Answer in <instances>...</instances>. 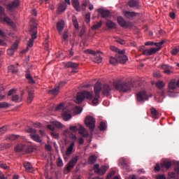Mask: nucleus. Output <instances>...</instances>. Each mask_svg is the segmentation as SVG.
<instances>
[{"label":"nucleus","mask_w":179,"mask_h":179,"mask_svg":"<svg viewBox=\"0 0 179 179\" xmlns=\"http://www.w3.org/2000/svg\"><path fill=\"white\" fill-rule=\"evenodd\" d=\"M163 44H164V41H163L161 42L154 43L155 47H157V48H151L150 49H144L143 50V55H145L146 57H150V55H153L156 54V52L162 50V45H163Z\"/></svg>","instance_id":"f03ea898"},{"label":"nucleus","mask_w":179,"mask_h":179,"mask_svg":"<svg viewBox=\"0 0 179 179\" xmlns=\"http://www.w3.org/2000/svg\"><path fill=\"white\" fill-rule=\"evenodd\" d=\"M155 78H161L162 77V73H160L159 71H156L153 73Z\"/></svg>","instance_id":"0e129e2a"},{"label":"nucleus","mask_w":179,"mask_h":179,"mask_svg":"<svg viewBox=\"0 0 179 179\" xmlns=\"http://www.w3.org/2000/svg\"><path fill=\"white\" fill-rule=\"evenodd\" d=\"M52 125H54L55 127H57V128H58L59 129H62V128H64L65 126H64V124H62V123L55 120L51 122Z\"/></svg>","instance_id":"7c9ffc66"},{"label":"nucleus","mask_w":179,"mask_h":179,"mask_svg":"<svg viewBox=\"0 0 179 179\" xmlns=\"http://www.w3.org/2000/svg\"><path fill=\"white\" fill-rule=\"evenodd\" d=\"M109 62L111 65H117V64H118L119 62L117 58L116 59L114 57H110Z\"/></svg>","instance_id":"a19ab883"},{"label":"nucleus","mask_w":179,"mask_h":179,"mask_svg":"<svg viewBox=\"0 0 179 179\" xmlns=\"http://www.w3.org/2000/svg\"><path fill=\"white\" fill-rule=\"evenodd\" d=\"M94 173H96V174H99V176H103V174H106L107 170H108V168L104 165L100 167L99 164H96L94 165Z\"/></svg>","instance_id":"6e6552de"},{"label":"nucleus","mask_w":179,"mask_h":179,"mask_svg":"<svg viewBox=\"0 0 179 179\" xmlns=\"http://www.w3.org/2000/svg\"><path fill=\"white\" fill-rule=\"evenodd\" d=\"M69 129L72 132H74V134H76V132H78V131H79V129H78V127H76V126H70Z\"/></svg>","instance_id":"8fccbe9b"},{"label":"nucleus","mask_w":179,"mask_h":179,"mask_svg":"<svg viewBox=\"0 0 179 179\" xmlns=\"http://www.w3.org/2000/svg\"><path fill=\"white\" fill-rule=\"evenodd\" d=\"M62 117L64 121H69L72 118V112L71 110H64Z\"/></svg>","instance_id":"aec40b11"},{"label":"nucleus","mask_w":179,"mask_h":179,"mask_svg":"<svg viewBox=\"0 0 179 179\" xmlns=\"http://www.w3.org/2000/svg\"><path fill=\"white\" fill-rule=\"evenodd\" d=\"M19 5H20V1L13 0L7 5L6 9L8 12H15V10L19 8Z\"/></svg>","instance_id":"1a4fd4ad"},{"label":"nucleus","mask_w":179,"mask_h":179,"mask_svg":"<svg viewBox=\"0 0 179 179\" xmlns=\"http://www.w3.org/2000/svg\"><path fill=\"white\" fill-rule=\"evenodd\" d=\"M179 52V48L175 47L171 50L172 55H177Z\"/></svg>","instance_id":"603ef678"},{"label":"nucleus","mask_w":179,"mask_h":179,"mask_svg":"<svg viewBox=\"0 0 179 179\" xmlns=\"http://www.w3.org/2000/svg\"><path fill=\"white\" fill-rule=\"evenodd\" d=\"M127 4L130 8H138L139 3L135 0H130Z\"/></svg>","instance_id":"2f4dec72"},{"label":"nucleus","mask_w":179,"mask_h":179,"mask_svg":"<svg viewBox=\"0 0 179 179\" xmlns=\"http://www.w3.org/2000/svg\"><path fill=\"white\" fill-rule=\"evenodd\" d=\"M94 91L95 96L92 99L93 106H97L99 104V99H100V92H101V83L97 82L94 86Z\"/></svg>","instance_id":"20e7f679"},{"label":"nucleus","mask_w":179,"mask_h":179,"mask_svg":"<svg viewBox=\"0 0 179 179\" xmlns=\"http://www.w3.org/2000/svg\"><path fill=\"white\" fill-rule=\"evenodd\" d=\"M34 99V92L33 91H29L28 92V97H27V103L30 104L31 101H33V99Z\"/></svg>","instance_id":"473e14b6"},{"label":"nucleus","mask_w":179,"mask_h":179,"mask_svg":"<svg viewBox=\"0 0 179 179\" xmlns=\"http://www.w3.org/2000/svg\"><path fill=\"white\" fill-rule=\"evenodd\" d=\"M0 22H6L7 24H9V26H11V27H15V23L9 17L6 16V14L3 16H0Z\"/></svg>","instance_id":"dca6fc26"},{"label":"nucleus","mask_w":179,"mask_h":179,"mask_svg":"<svg viewBox=\"0 0 179 179\" xmlns=\"http://www.w3.org/2000/svg\"><path fill=\"white\" fill-rule=\"evenodd\" d=\"M123 14L127 19H134V17L138 16V13L136 12L124 11Z\"/></svg>","instance_id":"412c9836"},{"label":"nucleus","mask_w":179,"mask_h":179,"mask_svg":"<svg viewBox=\"0 0 179 179\" xmlns=\"http://www.w3.org/2000/svg\"><path fill=\"white\" fill-rule=\"evenodd\" d=\"M85 99L87 100H94V99H93V92L83 91L82 92H78L77 94L76 103L80 104V103H82Z\"/></svg>","instance_id":"7ed1b4c3"},{"label":"nucleus","mask_w":179,"mask_h":179,"mask_svg":"<svg viewBox=\"0 0 179 179\" xmlns=\"http://www.w3.org/2000/svg\"><path fill=\"white\" fill-rule=\"evenodd\" d=\"M65 10H66V4L64 2H62L59 5L57 12L59 13H62L63 12H65Z\"/></svg>","instance_id":"cd10ccee"},{"label":"nucleus","mask_w":179,"mask_h":179,"mask_svg":"<svg viewBox=\"0 0 179 179\" xmlns=\"http://www.w3.org/2000/svg\"><path fill=\"white\" fill-rule=\"evenodd\" d=\"M30 35L31 38L29 39L27 43V47H29V48H31V47H33L34 40L37 38V24L31 25Z\"/></svg>","instance_id":"39448f33"},{"label":"nucleus","mask_w":179,"mask_h":179,"mask_svg":"<svg viewBox=\"0 0 179 179\" xmlns=\"http://www.w3.org/2000/svg\"><path fill=\"white\" fill-rule=\"evenodd\" d=\"M85 54H90L91 55H96L97 52H96L94 50H92V49H87L84 51Z\"/></svg>","instance_id":"a18cd8bd"},{"label":"nucleus","mask_w":179,"mask_h":179,"mask_svg":"<svg viewBox=\"0 0 179 179\" xmlns=\"http://www.w3.org/2000/svg\"><path fill=\"white\" fill-rule=\"evenodd\" d=\"M57 166L58 167H62V166H64V162L62 161V159H61V157H59L57 159Z\"/></svg>","instance_id":"de8ad7c7"},{"label":"nucleus","mask_w":179,"mask_h":179,"mask_svg":"<svg viewBox=\"0 0 179 179\" xmlns=\"http://www.w3.org/2000/svg\"><path fill=\"white\" fill-rule=\"evenodd\" d=\"M169 96L170 97H174V93L171 92V90H176V89H177V87H178L177 86V81H176V79H172L170 80L169 85Z\"/></svg>","instance_id":"9d476101"},{"label":"nucleus","mask_w":179,"mask_h":179,"mask_svg":"<svg viewBox=\"0 0 179 179\" xmlns=\"http://www.w3.org/2000/svg\"><path fill=\"white\" fill-rule=\"evenodd\" d=\"M72 22L75 29L78 30V29H79V23H78V19L76 18V16H72Z\"/></svg>","instance_id":"4c0bfd02"},{"label":"nucleus","mask_w":179,"mask_h":179,"mask_svg":"<svg viewBox=\"0 0 179 179\" xmlns=\"http://www.w3.org/2000/svg\"><path fill=\"white\" fill-rule=\"evenodd\" d=\"M24 167L27 171V173H33L34 171V169H33V166L30 162H26L24 164Z\"/></svg>","instance_id":"a878e982"},{"label":"nucleus","mask_w":179,"mask_h":179,"mask_svg":"<svg viewBox=\"0 0 179 179\" xmlns=\"http://www.w3.org/2000/svg\"><path fill=\"white\" fill-rule=\"evenodd\" d=\"M100 131H106L107 129V124L104 122H101L99 124Z\"/></svg>","instance_id":"c03bdc74"},{"label":"nucleus","mask_w":179,"mask_h":179,"mask_svg":"<svg viewBox=\"0 0 179 179\" xmlns=\"http://www.w3.org/2000/svg\"><path fill=\"white\" fill-rule=\"evenodd\" d=\"M117 23L121 26V27H125L126 29H129V27H132L134 24L131 22H127L122 17H117Z\"/></svg>","instance_id":"f8f14e48"},{"label":"nucleus","mask_w":179,"mask_h":179,"mask_svg":"<svg viewBox=\"0 0 179 179\" xmlns=\"http://www.w3.org/2000/svg\"><path fill=\"white\" fill-rule=\"evenodd\" d=\"M73 148H75V143H71L66 148V155L64 156V160H66L68 157L73 153Z\"/></svg>","instance_id":"2eb2a0df"},{"label":"nucleus","mask_w":179,"mask_h":179,"mask_svg":"<svg viewBox=\"0 0 179 179\" xmlns=\"http://www.w3.org/2000/svg\"><path fill=\"white\" fill-rule=\"evenodd\" d=\"M98 13H99L101 17H103V18L110 17V16H111V13L110 12V10H104L102 8L98 9Z\"/></svg>","instance_id":"6ab92c4d"},{"label":"nucleus","mask_w":179,"mask_h":179,"mask_svg":"<svg viewBox=\"0 0 179 179\" xmlns=\"http://www.w3.org/2000/svg\"><path fill=\"white\" fill-rule=\"evenodd\" d=\"M103 26V21H100L97 24H95L94 26L92 27L93 30H97V29H100Z\"/></svg>","instance_id":"79ce46f5"},{"label":"nucleus","mask_w":179,"mask_h":179,"mask_svg":"<svg viewBox=\"0 0 179 179\" xmlns=\"http://www.w3.org/2000/svg\"><path fill=\"white\" fill-rule=\"evenodd\" d=\"M78 134L83 138H87L89 136V131L81 124H78Z\"/></svg>","instance_id":"f3484780"},{"label":"nucleus","mask_w":179,"mask_h":179,"mask_svg":"<svg viewBox=\"0 0 179 179\" xmlns=\"http://www.w3.org/2000/svg\"><path fill=\"white\" fill-rule=\"evenodd\" d=\"M85 124L90 131H94L96 127V119L92 116H87L85 120Z\"/></svg>","instance_id":"0eeeda50"},{"label":"nucleus","mask_w":179,"mask_h":179,"mask_svg":"<svg viewBox=\"0 0 179 179\" xmlns=\"http://www.w3.org/2000/svg\"><path fill=\"white\" fill-rule=\"evenodd\" d=\"M50 136H52V138H55V139H58V138H59V134L53 131L50 132Z\"/></svg>","instance_id":"09e8293b"},{"label":"nucleus","mask_w":179,"mask_h":179,"mask_svg":"<svg viewBox=\"0 0 179 179\" xmlns=\"http://www.w3.org/2000/svg\"><path fill=\"white\" fill-rule=\"evenodd\" d=\"M26 78L27 79L29 83H30V85H34V83H36V80H34V79H33V77L31 76V75H30V73H27L26 74Z\"/></svg>","instance_id":"f704fd0d"},{"label":"nucleus","mask_w":179,"mask_h":179,"mask_svg":"<svg viewBox=\"0 0 179 179\" xmlns=\"http://www.w3.org/2000/svg\"><path fill=\"white\" fill-rule=\"evenodd\" d=\"M115 171H110V173L107 176V179H110L111 177H113V176H115Z\"/></svg>","instance_id":"e2e57ef3"},{"label":"nucleus","mask_w":179,"mask_h":179,"mask_svg":"<svg viewBox=\"0 0 179 179\" xmlns=\"http://www.w3.org/2000/svg\"><path fill=\"white\" fill-rule=\"evenodd\" d=\"M136 99L138 101H145V100H149V95L145 90H143L136 94Z\"/></svg>","instance_id":"ddd939ff"},{"label":"nucleus","mask_w":179,"mask_h":179,"mask_svg":"<svg viewBox=\"0 0 179 179\" xmlns=\"http://www.w3.org/2000/svg\"><path fill=\"white\" fill-rule=\"evenodd\" d=\"M0 167L1 169H4V170H6L8 169L6 164H3V163H0Z\"/></svg>","instance_id":"774afa93"},{"label":"nucleus","mask_w":179,"mask_h":179,"mask_svg":"<svg viewBox=\"0 0 179 179\" xmlns=\"http://www.w3.org/2000/svg\"><path fill=\"white\" fill-rule=\"evenodd\" d=\"M151 114L153 118H159V112L155 108H150Z\"/></svg>","instance_id":"c9c22d12"},{"label":"nucleus","mask_w":179,"mask_h":179,"mask_svg":"<svg viewBox=\"0 0 179 179\" xmlns=\"http://www.w3.org/2000/svg\"><path fill=\"white\" fill-rule=\"evenodd\" d=\"M26 149V146L22 144H20L17 145L15 148V152H22V150H24Z\"/></svg>","instance_id":"ea45409f"},{"label":"nucleus","mask_w":179,"mask_h":179,"mask_svg":"<svg viewBox=\"0 0 179 179\" xmlns=\"http://www.w3.org/2000/svg\"><path fill=\"white\" fill-rule=\"evenodd\" d=\"M19 44L17 43V42H15V43L13 44V45L11 46L10 50H12L13 51H16V50H17V45Z\"/></svg>","instance_id":"6e6d98bb"},{"label":"nucleus","mask_w":179,"mask_h":179,"mask_svg":"<svg viewBox=\"0 0 179 179\" xmlns=\"http://www.w3.org/2000/svg\"><path fill=\"white\" fill-rule=\"evenodd\" d=\"M46 127H47L48 129H50V131H52V132L53 131H55V127L53 124H52V125L51 124H48Z\"/></svg>","instance_id":"bf43d9fd"},{"label":"nucleus","mask_w":179,"mask_h":179,"mask_svg":"<svg viewBox=\"0 0 179 179\" xmlns=\"http://www.w3.org/2000/svg\"><path fill=\"white\" fill-rule=\"evenodd\" d=\"M19 135L10 134L8 136V139L10 141H16V139L19 138Z\"/></svg>","instance_id":"49530a36"},{"label":"nucleus","mask_w":179,"mask_h":179,"mask_svg":"<svg viewBox=\"0 0 179 179\" xmlns=\"http://www.w3.org/2000/svg\"><path fill=\"white\" fill-rule=\"evenodd\" d=\"M6 131H8V127L6 126H3L0 128V135H3Z\"/></svg>","instance_id":"864d4df0"},{"label":"nucleus","mask_w":179,"mask_h":179,"mask_svg":"<svg viewBox=\"0 0 179 179\" xmlns=\"http://www.w3.org/2000/svg\"><path fill=\"white\" fill-rule=\"evenodd\" d=\"M92 61H93V62H96V64L101 63L103 58H101V56L100 55V52H96V54L92 57Z\"/></svg>","instance_id":"4be33fe9"},{"label":"nucleus","mask_w":179,"mask_h":179,"mask_svg":"<svg viewBox=\"0 0 179 179\" xmlns=\"http://www.w3.org/2000/svg\"><path fill=\"white\" fill-rule=\"evenodd\" d=\"M95 162H97V156L93 155L88 158V163L90 164H94Z\"/></svg>","instance_id":"72a5a7b5"},{"label":"nucleus","mask_w":179,"mask_h":179,"mask_svg":"<svg viewBox=\"0 0 179 179\" xmlns=\"http://www.w3.org/2000/svg\"><path fill=\"white\" fill-rule=\"evenodd\" d=\"M27 132H29V134H32L30 135V136L31 139H33V141H35V142H41V138H40V136H38V134H36V132H37L36 129L31 127H28L27 129Z\"/></svg>","instance_id":"9b49d317"},{"label":"nucleus","mask_w":179,"mask_h":179,"mask_svg":"<svg viewBox=\"0 0 179 179\" xmlns=\"http://www.w3.org/2000/svg\"><path fill=\"white\" fill-rule=\"evenodd\" d=\"M171 166H172L171 162L165 161L162 163V167H165V169H170Z\"/></svg>","instance_id":"37998d69"},{"label":"nucleus","mask_w":179,"mask_h":179,"mask_svg":"<svg viewBox=\"0 0 179 179\" xmlns=\"http://www.w3.org/2000/svg\"><path fill=\"white\" fill-rule=\"evenodd\" d=\"M15 92H16V90H15L14 89L9 90L8 92V96H13V94H15Z\"/></svg>","instance_id":"69168bd1"},{"label":"nucleus","mask_w":179,"mask_h":179,"mask_svg":"<svg viewBox=\"0 0 179 179\" xmlns=\"http://www.w3.org/2000/svg\"><path fill=\"white\" fill-rule=\"evenodd\" d=\"M9 107V103L6 102H0V108H8Z\"/></svg>","instance_id":"3c124183"},{"label":"nucleus","mask_w":179,"mask_h":179,"mask_svg":"<svg viewBox=\"0 0 179 179\" xmlns=\"http://www.w3.org/2000/svg\"><path fill=\"white\" fill-rule=\"evenodd\" d=\"M169 178L176 179V173L174 172H169L168 174Z\"/></svg>","instance_id":"052dcab7"},{"label":"nucleus","mask_w":179,"mask_h":179,"mask_svg":"<svg viewBox=\"0 0 179 179\" xmlns=\"http://www.w3.org/2000/svg\"><path fill=\"white\" fill-rule=\"evenodd\" d=\"M160 69L164 71V73L166 75H170L173 73V67L167 64H162Z\"/></svg>","instance_id":"a211bd4d"},{"label":"nucleus","mask_w":179,"mask_h":179,"mask_svg":"<svg viewBox=\"0 0 179 179\" xmlns=\"http://www.w3.org/2000/svg\"><path fill=\"white\" fill-rule=\"evenodd\" d=\"M11 101L14 103H20L23 101V94H21L20 97L17 94H13L11 96Z\"/></svg>","instance_id":"5701e85b"},{"label":"nucleus","mask_w":179,"mask_h":179,"mask_svg":"<svg viewBox=\"0 0 179 179\" xmlns=\"http://www.w3.org/2000/svg\"><path fill=\"white\" fill-rule=\"evenodd\" d=\"M8 72L10 73H17V67L12 65L8 66Z\"/></svg>","instance_id":"58836bf2"},{"label":"nucleus","mask_w":179,"mask_h":179,"mask_svg":"<svg viewBox=\"0 0 179 179\" xmlns=\"http://www.w3.org/2000/svg\"><path fill=\"white\" fill-rule=\"evenodd\" d=\"M117 54L116 55H125V50H120V49H117Z\"/></svg>","instance_id":"13d9d810"},{"label":"nucleus","mask_w":179,"mask_h":179,"mask_svg":"<svg viewBox=\"0 0 179 179\" xmlns=\"http://www.w3.org/2000/svg\"><path fill=\"white\" fill-rule=\"evenodd\" d=\"M79 160V158L78 156L73 157L71 160L69 161L68 164H66L64 169V174H68L69 173H71V170L76 166V163H78V161Z\"/></svg>","instance_id":"423d86ee"},{"label":"nucleus","mask_w":179,"mask_h":179,"mask_svg":"<svg viewBox=\"0 0 179 179\" xmlns=\"http://www.w3.org/2000/svg\"><path fill=\"white\" fill-rule=\"evenodd\" d=\"M68 38V31H64L63 34V40H66Z\"/></svg>","instance_id":"338daca9"},{"label":"nucleus","mask_w":179,"mask_h":179,"mask_svg":"<svg viewBox=\"0 0 179 179\" xmlns=\"http://www.w3.org/2000/svg\"><path fill=\"white\" fill-rule=\"evenodd\" d=\"M85 22L86 23H90V13H88L85 15Z\"/></svg>","instance_id":"4d7b16f0"},{"label":"nucleus","mask_w":179,"mask_h":179,"mask_svg":"<svg viewBox=\"0 0 179 179\" xmlns=\"http://www.w3.org/2000/svg\"><path fill=\"white\" fill-rule=\"evenodd\" d=\"M85 33H86V30L85 29V27H83L79 34L80 37H83V35L85 34Z\"/></svg>","instance_id":"680f3d73"},{"label":"nucleus","mask_w":179,"mask_h":179,"mask_svg":"<svg viewBox=\"0 0 179 179\" xmlns=\"http://www.w3.org/2000/svg\"><path fill=\"white\" fill-rule=\"evenodd\" d=\"M155 86L158 89L162 90L164 87V86H166V83H164V82H163L162 80H159V81L155 83Z\"/></svg>","instance_id":"e433bc0d"},{"label":"nucleus","mask_w":179,"mask_h":179,"mask_svg":"<svg viewBox=\"0 0 179 179\" xmlns=\"http://www.w3.org/2000/svg\"><path fill=\"white\" fill-rule=\"evenodd\" d=\"M65 85H66V82L65 81L60 82L59 84L56 87L50 90L51 94H52L53 96H57V94H59V90H61V87H64Z\"/></svg>","instance_id":"4468645a"},{"label":"nucleus","mask_w":179,"mask_h":179,"mask_svg":"<svg viewBox=\"0 0 179 179\" xmlns=\"http://www.w3.org/2000/svg\"><path fill=\"white\" fill-rule=\"evenodd\" d=\"M79 66V64L72 62H69L65 64L64 68H71L72 69H76Z\"/></svg>","instance_id":"393cba45"},{"label":"nucleus","mask_w":179,"mask_h":179,"mask_svg":"<svg viewBox=\"0 0 179 179\" xmlns=\"http://www.w3.org/2000/svg\"><path fill=\"white\" fill-rule=\"evenodd\" d=\"M72 5L77 12L80 11V5L79 4V0H72Z\"/></svg>","instance_id":"c85d7f7f"},{"label":"nucleus","mask_w":179,"mask_h":179,"mask_svg":"<svg viewBox=\"0 0 179 179\" xmlns=\"http://www.w3.org/2000/svg\"><path fill=\"white\" fill-rule=\"evenodd\" d=\"M106 26L108 29H115L117 27V24L110 20H108L106 21Z\"/></svg>","instance_id":"c756f323"},{"label":"nucleus","mask_w":179,"mask_h":179,"mask_svg":"<svg viewBox=\"0 0 179 179\" xmlns=\"http://www.w3.org/2000/svg\"><path fill=\"white\" fill-rule=\"evenodd\" d=\"M116 58L120 64H127V61H128L127 55H116Z\"/></svg>","instance_id":"b1692460"},{"label":"nucleus","mask_w":179,"mask_h":179,"mask_svg":"<svg viewBox=\"0 0 179 179\" xmlns=\"http://www.w3.org/2000/svg\"><path fill=\"white\" fill-rule=\"evenodd\" d=\"M64 27H65V22L60 21L57 23V28L59 34H62V31Z\"/></svg>","instance_id":"bb28decb"},{"label":"nucleus","mask_w":179,"mask_h":179,"mask_svg":"<svg viewBox=\"0 0 179 179\" xmlns=\"http://www.w3.org/2000/svg\"><path fill=\"white\" fill-rule=\"evenodd\" d=\"M132 86L131 84L122 80V79H118L114 80L112 84H106L103 87V94L104 96H110V92L111 90H117L120 93H127L131 92Z\"/></svg>","instance_id":"f257e3e1"},{"label":"nucleus","mask_w":179,"mask_h":179,"mask_svg":"<svg viewBox=\"0 0 179 179\" xmlns=\"http://www.w3.org/2000/svg\"><path fill=\"white\" fill-rule=\"evenodd\" d=\"M122 169L124 170H127V171H129V164H127L126 162H123L122 164Z\"/></svg>","instance_id":"5fc2aeb1"}]
</instances>
